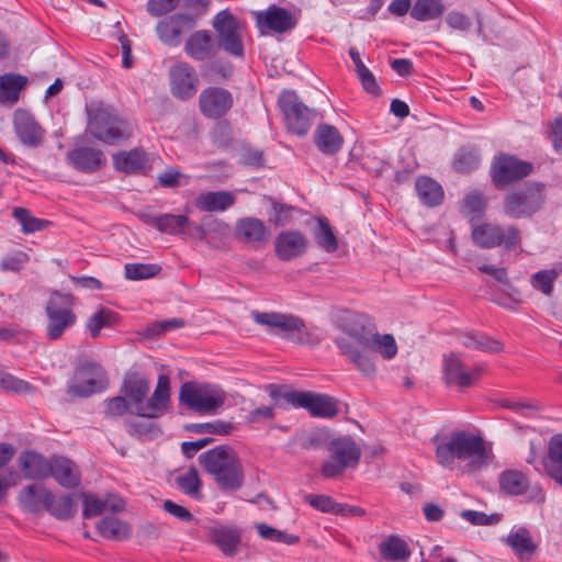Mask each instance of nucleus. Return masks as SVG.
<instances>
[{
    "instance_id": "obj_31",
    "label": "nucleus",
    "mask_w": 562,
    "mask_h": 562,
    "mask_svg": "<svg viewBox=\"0 0 562 562\" xmlns=\"http://www.w3.org/2000/svg\"><path fill=\"white\" fill-rule=\"evenodd\" d=\"M50 476L65 488H76L81 481L80 472L76 464L64 457H54L52 459Z\"/></svg>"
},
{
    "instance_id": "obj_57",
    "label": "nucleus",
    "mask_w": 562,
    "mask_h": 562,
    "mask_svg": "<svg viewBox=\"0 0 562 562\" xmlns=\"http://www.w3.org/2000/svg\"><path fill=\"white\" fill-rule=\"evenodd\" d=\"M161 267L154 263H126L124 267L125 278L128 280H145L157 276Z\"/></svg>"
},
{
    "instance_id": "obj_14",
    "label": "nucleus",
    "mask_w": 562,
    "mask_h": 562,
    "mask_svg": "<svg viewBox=\"0 0 562 562\" xmlns=\"http://www.w3.org/2000/svg\"><path fill=\"white\" fill-rule=\"evenodd\" d=\"M285 403L303 407L314 417L333 418L338 415V401L327 394L292 392L285 394Z\"/></svg>"
},
{
    "instance_id": "obj_54",
    "label": "nucleus",
    "mask_w": 562,
    "mask_h": 562,
    "mask_svg": "<svg viewBox=\"0 0 562 562\" xmlns=\"http://www.w3.org/2000/svg\"><path fill=\"white\" fill-rule=\"evenodd\" d=\"M190 224L187 215H175L170 213L160 214L158 231L168 235L183 234V229Z\"/></svg>"
},
{
    "instance_id": "obj_56",
    "label": "nucleus",
    "mask_w": 562,
    "mask_h": 562,
    "mask_svg": "<svg viewBox=\"0 0 562 562\" xmlns=\"http://www.w3.org/2000/svg\"><path fill=\"white\" fill-rule=\"evenodd\" d=\"M12 215L21 224L22 231L26 234L42 231L47 224L46 221L34 217L31 212L24 207H14Z\"/></svg>"
},
{
    "instance_id": "obj_52",
    "label": "nucleus",
    "mask_w": 562,
    "mask_h": 562,
    "mask_svg": "<svg viewBox=\"0 0 562 562\" xmlns=\"http://www.w3.org/2000/svg\"><path fill=\"white\" fill-rule=\"evenodd\" d=\"M559 277L555 269L540 270L533 273L530 278V284L536 290L546 296H550L554 290V283Z\"/></svg>"
},
{
    "instance_id": "obj_60",
    "label": "nucleus",
    "mask_w": 562,
    "mask_h": 562,
    "mask_svg": "<svg viewBox=\"0 0 562 562\" xmlns=\"http://www.w3.org/2000/svg\"><path fill=\"white\" fill-rule=\"evenodd\" d=\"M175 22L168 18L160 20L156 25L158 38L166 45L178 46L180 44L179 30L173 27Z\"/></svg>"
},
{
    "instance_id": "obj_6",
    "label": "nucleus",
    "mask_w": 562,
    "mask_h": 562,
    "mask_svg": "<svg viewBox=\"0 0 562 562\" xmlns=\"http://www.w3.org/2000/svg\"><path fill=\"white\" fill-rule=\"evenodd\" d=\"M329 459L321 468L325 479L339 476L348 468H356L361 458V450L350 436H340L329 440L326 445Z\"/></svg>"
},
{
    "instance_id": "obj_38",
    "label": "nucleus",
    "mask_w": 562,
    "mask_h": 562,
    "mask_svg": "<svg viewBox=\"0 0 562 562\" xmlns=\"http://www.w3.org/2000/svg\"><path fill=\"white\" fill-rule=\"evenodd\" d=\"M349 56L356 66L357 76L366 92L373 97L381 95V88L371 70L362 63L359 52L356 48L349 49Z\"/></svg>"
},
{
    "instance_id": "obj_25",
    "label": "nucleus",
    "mask_w": 562,
    "mask_h": 562,
    "mask_svg": "<svg viewBox=\"0 0 562 562\" xmlns=\"http://www.w3.org/2000/svg\"><path fill=\"white\" fill-rule=\"evenodd\" d=\"M207 536L225 557H235L238 553L241 532L237 527L213 526L207 529Z\"/></svg>"
},
{
    "instance_id": "obj_53",
    "label": "nucleus",
    "mask_w": 562,
    "mask_h": 562,
    "mask_svg": "<svg viewBox=\"0 0 562 562\" xmlns=\"http://www.w3.org/2000/svg\"><path fill=\"white\" fill-rule=\"evenodd\" d=\"M58 520H68L76 514L72 496L66 495L59 498L54 496L53 502L45 509Z\"/></svg>"
},
{
    "instance_id": "obj_27",
    "label": "nucleus",
    "mask_w": 562,
    "mask_h": 562,
    "mask_svg": "<svg viewBox=\"0 0 562 562\" xmlns=\"http://www.w3.org/2000/svg\"><path fill=\"white\" fill-rule=\"evenodd\" d=\"M235 236L246 244H259L269 240L270 231L263 221L247 216L236 222Z\"/></svg>"
},
{
    "instance_id": "obj_15",
    "label": "nucleus",
    "mask_w": 562,
    "mask_h": 562,
    "mask_svg": "<svg viewBox=\"0 0 562 562\" xmlns=\"http://www.w3.org/2000/svg\"><path fill=\"white\" fill-rule=\"evenodd\" d=\"M183 52L196 63H210L218 54V45L213 33L209 30H198L191 33L184 42Z\"/></svg>"
},
{
    "instance_id": "obj_62",
    "label": "nucleus",
    "mask_w": 562,
    "mask_h": 562,
    "mask_svg": "<svg viewBox=\"0 0 562 562\" xmlns=\"http://www.w3.org/2000/svg\"><path fill=\"white\" fill-rule=\"evenodd\" d=\"M0 386L5 391H12L14 393H27L32 390V385L21 379L13 376L0 370Z\"/></svg>"
},
{
    "instance_id": "obj_50",
    "label": "nucleus",
    "mask_w": 562,
    "mask_h": 562,
    "mask_svg": "<svg viewBox=\"0 0 562 562\" xmlns=\"http://www.w3.org/2000/svg\"><path fill=\"white\" fill-rule=\"evenodd\" d=\"M116 321L117 316L113 311L102 307L89 317L87 328L90 330L91 337L97 338L102 328L113 326Z\"/></svg>"
},
{
    "instance_id": "obj_11",
    "label": "nucleus",
    "mask_w": 562,
    "mask_h": 562,
    "mask_svg": "<svg viewBox=\"0 0 562 562\" xmlns=\"http://www.w3.org/2000/svg\"><path fill=\"white\" fill-rule=\"evenodd\" d=\"M286 128L297 136H305L316 117V111L307 108L295 91L284 90L278 98Z\"/></svg>"
},
{
    "instance_id": "obj_24",
    "label": "nucleus",
    "mask_w": 562,
    "mask_h": 562,
    "mask_svg": "<svg viewBox=\"0 0 562 562\" xmlns=\"http://www.w3.org/2000/svg\"><path fill=\"white\" fill-rule=\"evenodd\" d=\"M336 345L340 351L367 376H373L376 372V366L369 353V349L359 347L345 337L336 338Z\"/></svg>"
},
{
    "instance_id": "obj_20",
    "label": "nucleus",
    "mask_w": 562,
    "mask_h": 562,
    "mask_svg": "<svg viewBox=\"0 0 562 562\" xmlns=\"http://www.w3.org/2000/svg\"><path fill=\"white\" fill-rule=\"evenodd\" d=\"M257 26L263 34V29L276 33H285L293 30L296 19L286 9L276 4L270 5L266 11L255 13Z\"/></svg>"
},
{
    "instance_id": "obj_29",
    "label": "nucleus",
    "mask_w": 562,
    "mask_h": 562,
    "mask_svg": "<svg viewBox=\"0 0 562 562\" xmlns=\"http://www.w3.org/2000/svg\"><path fill=\"white\" fill-rule=\"evenodd\" d=\"M54 494L43 485L31 484L25 486L19 494L21 506L30 513L45 510L53 502Z\"/></svg>"
},
{
    "instance_id": "obj_1",
    "label": "nucleus",
    "mask_w": 562,
    "mask_h": 562,
    "mask_svg": "<svg viewBox=\"0 0 562 562\" xmlns=\"http://www.w3.org/2000/svg\"><path fill=\"white\" fill-rule=\"evenodd\" d=\"M149 392L148 380L139 372H127L121 386V393L130 398L133 414L147 419L159 418L170 403V380L160 374L153 395L145 402Z\"/></svg>"
},
{
    "instance_id": "obj_39",
    "label": "nucleus",
    "mask_w": 562,
    "mask_h": 562,
    "mask_svg": "<svg viewBox=\"0 0 562 562\" xmlns=\"http://www.w3.org/2000/svg\"><path fill=\"white\" fill-rule=\"evenodd\" d=\"M445 9L442 0H416L409 14L416 21L426 22L439 19Z\"/></svg>"
},
{
    "instance_id": "obj_63",
    "label": "nucleus",
    "mask_w": 562,
    "mask_h": 562,
    "mask_svg": "<svg viewBox=\"0 0 562 562\" xmlns=\"http://www.w3.org/2000/svg\"><path fill=\"white\" fill-rule=\"evenodd\" d=\"M130 405L124 396H114L104 401V415L108 418H114L125 415Z\"/></svg>"
},
{
    "instance_id": "obj_43",
    "label": "nucleus",
    "mask_w": 562,
    "mask_h": 562,
    "mask_svg": "<svg viewBox=\"0 0 562 562\" xmlns=\"http://www.w3.org/2000/svg\"><path fill=\"white\" fill-rule=\"evenodd\" d=\"M26 82L27 79L21 75L5 74L0 76V102H16L20 91Z\"/></svg>"
},
{
    "instance_id": "obj_64",
    "label": "nucleus",
    "mask_w": 562,
    "mask_h": 562,
    "mask_svg": "<svg viewBox=\"0 0 562 562\" xmlns=\"http://www.w3.org/2000/svg\"><path fill=\"white\" fill-rule=\"evenodd\" d=\"M239 161L244 166L259 168L263 166V151L254 147L245 146L240 150Z\"/></svg>"
},
{
    "instance_id": "obj_42",
    "label": "nucleus",
    "mask_w": 562,
    "mask_h": 562,
    "mask_svg": "<svg viewBox=\"0 0 562 562\" xmlns=\"http://www.w3.org/2000/svg\"><path fill=\"white\" fill-rule=\"evenodd\" d=\"M379 550L381 555L389 561H406L411 555L407 543L397 536H389L384 539L380 543Z\"/></svg>"
},
{
    "instance_id": "obj_44",
    "label": "nucleus",
    "mask_w": 562,
    "mask_h": 562,
    "mask_svg": "<svg viewBox=\"0 0 562 562\" xmlns=\"http://www.w3.org/2000/svg\"><path fill=\"white\" fill-rule=\"evenodd\" d=\"M97 529L100 535L106 539H126L131 535V528L128 524L112 517L108 516L102 518L98 525Z\"/></svg>"
},
{
    "instance_id": "obj_30",
    "label": "nucleus",
    "mask_w": 562,
    "mask_h": 562,
    "mask_svg": "<svg viewBox=\"0 0 562 562\" xmlns=\"http://www.w3.org/2000/svg\"><path fill=\"white\" fill-rule=\"evenodd\" d=\"M542 467L549 477L562 486V434L553 435L548 442Z\"/></svg>"
},
{
    "instance_id": "obj_40",
    "label": "nucleus",
    "mask_w": 562,
    "mask_h": 562,
    "mask_svg": "<svg viewBox=\"0 0 562 562\" xmlns=\"http://www.w3.org/2000/svg\"><path fill=\"white\" fill-rule=\"evenodd\" d=\"M501 490L507 495H521L529 488V480L527 476L516 470H506L499 475Z\"/></svg>"
},
{
    "instance_id": "obj_37",
    "label": "nucleus",
    "mask_w": 562,
    "mask_h": 562,
    "mask_svg": "<svg viewBox=\"0 0 562 562\" xmlns=\"http://www.w3.org/2000/svg\"><path fill=\"white\" fill-rule=\"evenodd\" d=\"M415 190L420 202L427 206H437L443 200L442 187L429 177H419L415 182Z\"/></svg>"
},
{
    "instance_id": "obj_47",
    "label": "nucleus",
    "mask_w": 562,
    "mask_h": 562,
    "mask_svg": "<svg viewBox=\"0 0 562 562\" xmlns=\"http://www.w3.org/2000/svg\"><path fill=\"white\" fill-rule=\"evenodd\" d=\"M366 349L380 353L386 360L393 359L397 353V345L394 337L391 334L380 335L378 330Z\"/></svg>"
},
{
    "instance_id": "obj_55",
    "label": "nucleus",
    "mask_w": 562,
    "mask_h": 562,
    "mask_svg": "<svg viewBox=\"0 0 562 562\" xmlns=\"http://www.w3.org/2000/svg\"><path fill=\"white\" fill-rule=\"evenodd\" d=\"M480 157L474 149L461 148L454 157L453 168L460 173H468L477 168Z\"/></svg>"
},
{
    "instance_id": "obj_32",
    "label": "nucleus",
    "mask_w": 562,
    "mask_h": 562,
    "mask_svg": "<svg viewBox=\"0 0 562 562\" xmlns=\"http://www.w3.org/2000/svg\"><path fill=\"white\" fill-rule=\"evenodd\" d=\"M236 202L229 191H210L199 194L194 200L196 209L203 212H224Z\"/></svg>"
},
{
    "instance_id": "obj_5",
    "label": "nucleus",
    "mask_w": 562,
    "mask_h": 562,
    "mask_svg": "<svg viewBox=\"0 0 562 562\" xmlns=\"http://www.w3.org/2000/svg\"><path fill=\"white\" fill-rule=\"evenodd\" d=\"M88 131L93 138L106 145L127 139L133 133L128 122L110 108H99L89 113Z\"/></svg>"
},
{
    "instance_id": "obj_16",
    "label": "nucleus",
    "mask_w": 562,
    "mask_h": 562,
    "mask_svg": "<svg viewBox=\"0 0 562 562\" xmlns=\"http://www.w3.org/2000/svg\"><path fill=\"white\" fill-rule=\"evenodd\" d=\"M169 76L173 97L183 101L194 97L199 78L193 66L187 61H179L170 68Z\"/></svg>"
},
{
    "instance_id": "obj_51",
    "label": "nucleus",
    "mask_w": 562,
    "mask_h": 562,
    "mask_svg": "<svg viewBox=\"0 0 562 562\" xmlns=\"http://www.w3.org/2000/svg\"><path fill=\"white\" fill-rule=\"evenodd\" d=\"M272 213L269 215V222L274 226H285L293 222L294 213H299L300 210L295 206L278 202L270 198Z\"/></svg>"
},
{
    "instance_id": "obj_33",
    "label": "nucleus",
    "mask_w": 562,
    "mask_h": 562,
    "mask_svg": "<svg viewBox=\"0 0 562 562\" xmlns=\"http://www.w3.org/2000/svg\"><path fill=\"white\" fill-rule=\"evenodd\" d=\"M314 143L324 155H336L344 145V137L339 131L329 124H321L314 133Z\"/></svg>"
},
{
    "instance_id": "obj_4",
    "label": "nucleus",
    "mask_w": 562,
    "mask_h": 562,
    "mask_svg": "<svg viewBox=\"0 0 562 562\" xmlns=\"http://www.w3.org/2000/svg\"><path fill=\"white\" fill-rule=\"evenodd\" d=\"M75 299L70 293L53 291L45 305V334L48 340L60 339L77 323L74 311Z\"/></svg>"
},
{
    "instance_id": "obj_61",
    "label": "nucleus",
    "mask_w": 562,
    "mask_h": 562,
    "mask_svg": "<svg viewBox=\"0 0 562 562\" xmlns=\"http://www.w3.org/2000/svg\"><path fill=\"white\" fill-rule=\"evenodd\" d=\"M304 498L307 504L319 512L336 514L338 503L331 496L324 494H307Z\"/></svg>"
},
{
    "instance_id": "obj_3",
    "label": "nucleus",
    "mask_w": 562,
    "mask_h": 562,
    "mask_svg": "<svg viewBox=\"0 0 562 562\" xmlns=\"http://www.w3.org/2000/svg\"><path fill=\"white\" fill-rule=\"evenodd\" d=\"M546 200L544 184L528 182L504 195L503 212L509 218H531L542 210Z\"/></svg>"
},
{
    "instance_id": "obj_26",
    "label": "nucleus",
    "mask_w": 562,
    "mask_h": 562,
    "mask_svg": "<svg viewBox=\"0 0 562 562\" xmlns=\"http://www.w3.org/2000/svg\"><path fill=\"white\" fill-rule=\"evenodd\" d=\"M480 374L481 368L475 367L467 371L462 361L454 355L445 358L443 376L448 384H457L461 389L469 387Z\"/></svg>"
},
{
    "instance_id": "obj_41",
    "label": "nucleus",
    "mask_w": 562,
    "mask_h": 562,
    "mask_svg": "<svg viewBox=\"0 0 562 562\" xmlns=\"http://www.w3.org/2000/svg\"><path fill=\"white\" fill-rule=\"evenodd\" d=\"M459 339L462 346L485 352H498L503 347L501 341L475 331L463 333L460 335Z\"/></svg>"
},
{
    "instance_id": "obj_18",
    "label": "nucleus",
    "mask_w": 562,
    "mask_h": 562,
    "mask_svg": "<svg viewBox=\"0 0 562 562\" xmlns=\"http://www.w3.org/2000/svg\"><path fill=\"white\" fill-rule=\"evenodd\" d=\"M13 126L20 142L27 147H38L45 136V130L27 111L18 109L13 116Z\"/></svg>"
},
{
    "instance_id": "obj_21",
    "label": "nucleus",
    "mask_w": 562,
    "mask_h": 562,
    "mask_svg": "<svg viewBox=\"0 0 562 562\" xmlns=\"http://www.w3.org/2000/svg\"><path fill=\"white\" fill-rule=\"evenodd\" d=\"M69 165L83 173H93L101 170L106 158L101 149L93 147H76L67 153Z\"/></svg>"
},
{
    "instance_id": "obj_2",
    "label": "nucleus",
    "mask_w": 562,
    "mask_h": 562,
    "mask_svg": "<svg viewBox=\"0 0 562 562\" xmlns=\"http://www.w3.org/2000/svg\"><path fill=\"white\" fill-rule=\"evenodd\" d=\"M199 462L209 474L213 475L221 490L233 492L243 486L245 480L243 463L232 447L222 445L210 449L200 454Z\"/></svg>"
},
{
    "instance_id": "obj_35",
    "label": "nucleus",
    "mask_w": 562,
    "mask_h": 562,
    "mask_svg": "<svg viewBox=\"0 0 562 562\" xmlns=\"http://www.w3.org/2000/svg\"><path fill=\"white\" fill-rule=\"evenodd\" d=\"M113 164L116 170L125 173H136L144 170L148 164L147 154L140 148L128 151H120L113 156Z\"/></svg>"
},
{
    "instance_id": "obj_34",
    "label": "nucleus",
    "mask_w": 562,
    "mask_h": 562,
    "mask_svg": "<svg viewBox=\"0 0 562 562\" xmlns=\"http://www.w3.org/2000/svg\"><path fill=\"white\" fill-rule=\"evenodd\" d=\"M82 497V516L87 519L100 516L108 509L113 513H119L124 509V502L120 498L112 497L111 495H109L106 499H101L93 493H83Z\"/></svg>"
},
{
    "instance_id": "obj_48",
    "label": "nucleus",
    "mask_w": 562,
    "mask_h": 562,
    "mask_svg": "<svg viewBox=\"0 0 562 562\" xmlns=\"http://www.w3.org/2000/svg\"><path fill=\"white\" fill-rule=\"evenodd\" d=\"M485 209L486 203L482 193L473 191L464 196L462 202V213L469 217L471 225L483 216Z\"/></svg>"
},
{
    "instance_id": "obj_19",
    "label": "nucleus",
    "mask_w": 562,
    "mask_h": 562,
    "mask_svg": "<svg viewBox=\"0 0 562 562\" xmlns=\"http://www.w3.org/2000/svg\"><path fill=\"white\" fill-rule=\"evenodd\" d=\"M308 247L306 236L296 229L282 231L276 236V256L282 261H290L303 256Z\"/></svg>"
},
{
    "instance_id": "obj_36",
    "label": "nucleus",
    "mask_w": 562,
    "mask_h": 562,
    "mask_svg": "<svg viewBox=\"0 0 562 562\" xmlns=\"http://www.w3.org/2000/svg\"><path fill=\"white\" fill-rule=\"evenodd\" d=\"M506 543L521 561L530 560L537 550V544L533 543L529 530L524 527L510 531L506 538Z\"/></svg>"
},
{
    "instance_id": "obj_8",
    "label": "nucleus",
    "mask_w": 562,
    "mask_h": 562,
    "mask_svg": "<svg viewBox=\"0 0 562 562\" xmlns=\"http://www.w3.org/2000/svg\"><path fill=\"white\" fill-rule=\"evenodd\" d=\"M108 385L104 368L92 360H80L67 382V393L76 397H89L103 391Z\"/></svg>"
},
{
    "instance_id": "obj_22",
    "label": "nucleus",
    "mask_w": 562,
    "mask_h": 562,
    "mask_svg": "<svg viewBox=\"0 0 562 562\" xmlns=\"http://www.w3.org/2000/svg\"><path fill=\"white\" fill-rule=\"evenodd\" d=\"M342 328L348 335L347 339L363 348H367L376 331L374 321L364 314H351L346 318Z\"/></svg>"
},
{
    "instance_id": "obj_23",
    "label": "nucleus",
    "mask_w": 562,
    "mask_h": 562,
    "mask_svg": "<svg viewBox=\"0 0 562 562\" xmlns=\"http://www.w3.org/2000/svg\"><path fill=\"white\" fill-rule=\"evenodd\" d=\"M18 464L27 480H45L52 474V459L33 450L21 452Z\"/></svg>"
},
{
    "instance_id": "obj_9",
    "label": "nucleus",
    "mask_w": 562,
    "mask_h": 562,
    "mask_svg": "<svg viewBox=\"0 0 562 562\" xmlns=\"http://www.w3.org/2000/svg\"><path fill=\"white\" fill-rule=\"evenodd\" d=\"M471 237L473 243L482 249L502 247L513 251L521 245V232L516 225H497L482 223L472 225Z\"/></svg>"
},
{
    "instance_id": "obj_46",
    "label": "nucleus",
    "mask_w": 562,
    "mask_h": 562,
    "mask_svg": "<svg viewBox=\"0 0 562 562\" xmlns=\"http://www.w3.org/2000/svg\"><path fill=\"white\" fill-rule=\"evenodd\" d=\"M434 441L437 442L436 458L439 464L443 467H451L456 459L459 460V451L456 448V439L453 432L449 437L439 439L435 437Z\"/></svg>"
},
{
    "instance_id": "obj_45",
    "label": "nucleus",
    "mask_w": 562,
    "mask_h": 562,
    "mask_svg": "<svg viewBox=\"0 0 562 562\" xmlns=\"http://www.w3.org/2000/svg\"><path fill=\"white\" fill-rule=\"evenodd\" d=\"M314 238L316 244L327 252H334L338 249V239L326 217L317 218Z\"/></svg>"
},
{
    "instance_id": "obj_7",
    "label": "nucleus",
    "mask_w": 562,
    "mask_h": 562,
    "mask_svg": "<svg viewBox=\"0 0 562 562\" xmlns=\"http://www.w3.org/2000/svg\"><path fill=\"white\" fill-rule=\"evenodd\" d=\"M225 400V392L215 384L187 382L180 387V403L199 414L216 412Z\"/></svg>"
},
{
    "instance_id": "obj_49",
    "label": "nucleus",
    "mask_w": 562,
    "mask_h": 562,
    "mask_svg": "<svg viewBox=\"0 0 562 562\" xmlns=\"http://www.w3.org/2000/svg\"><path fill=\"white\" fill-rule=\"evenodd\" d=\"M126 430L130 436L143 440L155 439L162 434L158 424L151 420L126 422Z\"/></svg>"
},
{
    "instance_id": "obj_10",
    "label": "nucleus",
    "mask_w": 562,
    "mask_h": 562,
    "mask_svg": "<svg viewBox=\"0 0 562 562\" xmlns=\"http://www.w3.org/2000/svg\"><path fill=\"white\" fill-rule=\"evenodd\" d=\"M212 26L216 33L218 50L223 49L226 54L236 58L244 57V23L239 19L228 9L222 10L213 18Z\"/></svg>"
},
{
    "instance_id": "obj_58",
    "label": "nucleus",
    "mask_w": 562,
    "mask_h": 562,
    "mask_svg": "<svg viewBox=\"0 0 562 562\" xmlns=\"http://www.w3.org/2000/svg\"><path fill=\"white\" fill-rule=\"evenodd\" d=\"M187 431L194 434H216L228 435L232 430V425L222 420L212 423H193L187 424L183 427Z\"/></svg>"
},
{
    "instance_id": "obj_13",
    "label": "nucleus",
    "mask_w": 562,
    "mask_h": 562,
    "mask_svg": "<svg viewBox=\"0 0 562 562\" xmlns=\"http://www.w3.org/2000/svg\"><path fill=\"white\" fill-rule=\"evenodd\" d=\"M532 171L533 165L531 162L506 153L496 155L490 169L492 182L499 190L528 177Z\"/></svg>"
},
{
    "instance_id": "obj_17",
    "label": "nucleus",
    "mask_w": 562,
    "mask_h": 562,
    "mask_svg": "<svg viewBox=\"0 0 562 562\" xmlns=\"http://www.w3.org/2000/svg\"><path fill=\"white\" fill-rule=\"evenodd\" d=\"M232 93L222 87H207L199 95V109L209 119L224 116L233 106Z\"/></svg>"
},
{
    "instance_id": "obj_12",
    "label": "nucleus",
    "mask_w": 562,
    "mask_h": 562,
    "mask_svg": "<svg viewBox=\"0 0 562 562\" xmlns=\"http://www.w3.org/2000/svg\"><path fill=\"white\" fill-rule=\"evenodd\" d=\"M251 317L255 323L267 327L271 333L282 338L291 339L300 344L306 342L303 337L306 335V325L303 318L279 312L252 311Z\"/></svg>"
},
{
    "instance_id": "obj_59",
    "label": "nucleus",
    "mask_w": 562,
    "mask_h": 562,
    "mask_svg": "<svg viewBox=\"0 0 562 562\" xmlns=\"http://www.w3.org/2000/svg\"><path fill=\"white\" fill-rule=\"evenodd\" d=\"M177 485L188 495L194 496L200 492L201 480L198 470L191 467L184 474L176 479Z\"/></svg>"
},
{
    "instance_id": "obj_28",
    "label": "nucleus",
    "mask_w": 562,
    "mask_h": 562,
    "mask_svg": "<svg viewBox=\"0 0 562 562\" xmlns=\"http://www.w3.org/2000/svg\"><path fill=\"white\" fill-rule=\"evenodd\" d=\"M456 448L459 451V460L476 458L480 462H485L487 458L484 440L481 436L470 434L464 430L453 431Z\"/></svg>"
}]
</instances>
